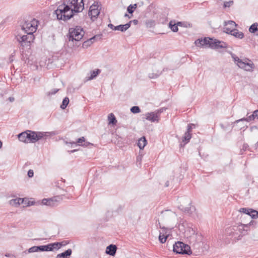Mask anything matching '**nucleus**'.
I'll return each instance as SVG.
<instances>
[{
	"instance_id": "1",
	"label": "nucleus",
	"mask_w": 258,
	"mask_h": 258,
	"mask_svg": "<svg viewBox=\"0 0 258 258\" xmlns=\"http://www.w3.org/2000/svg\"><path fill=\"white\" fill-rule=\"evenodd\" d=\"M57 134L56 131L36 132L27 130L18 135L19 140L25 143H44L51 137Z\"/></svg>"
},
{
	"instance_id": "2",
	"label": "nucleus",
	"mask_w": 258,
	"mask_h": 258,
	"mask_svg": "<svg viewBox=\"0 0 258 258\" xmlns=\"http://www.w3.org/2000/svg\"><path fill=\"white\" fill-rule=\"evenodd\" d=\"M252 222L251 221L248 224L238 223L233 226L228 227L225 229V234L227 236H231L235 240H239L243 235L245 234L247 231V229L245 228H247L249 225H252Z\"/></svg>"
},
{
	"instance_id": "3",
	"label": "nucleus",
	"mask_w": 258,
	"mask_h": 258,
	"mask_svg": "<svg viewBox=\"0 0 258 258\" xmlns=\"http://www.w3.org/2000/svg\"><path fill=\"white\" fill-rule=\"evenodd\" d=\"M54 13L58 20L64 21L70 20L74 15L72 9L70 10L69 6L67 5L64 1L62 4L58 6Z\"/></svg>"
},
{
	"instance_id": "4",
	"label": "nucleus",
	"mask_w": 258,
	"mask_h": 258,
	"mask_svg": "<svg viewBox=\"0 0 258 258\" xmlns=\"http://www.w3.org/2000/svg\"><path fill=\"white\" fill-rule=\"evenodd\" d=\"M231 57L238 67L246 71H251L254 68V64L249 59H241L234 54H231Z\"/></svg>"
},
{
	"instance_id": "5",
	"label": "nucleus",
	"mask_w": 258,
	"mask_h": 258,
	"mask_svg": "<svg viewBox=\"0 0 258 258\" xmlns=\"http://www.w3.org/2000/svg\"><path fill=\"white\" fill-rule=\"evenodd\" d=\"M19 33L16 35V39L22 47L29 46L34 39V36L31 33Z\"/></svg>"
},
{
	"instance_id": "6",
	"label": "nucleus",
	"mask_w": 258,
	"mask_h": 258,
	"mask_svg": "<svg viewBox=\"0 0 258 258\" xmlns=\"http://www.w3.org/2000/svg\"><path fill=\"white\" fill-rule=\"evenodd\" d=\"M85 32L83 28L79 26L70 28L69 30V41H80L83 37Z\"/></svg>"
},
{
	"instance_id": "7",
	"label": "nucleus",
	"mask_w": 258,
	"mask_h": 258,
	"mask_svg": "<svg viewBox=\"0 0 258 258\" xmlns=\"http://www.w3.org/2000/svg\"><path fill=\"white\" fill-rule=\"evenodd\" d=\"M173 251L178 254L190 255V247L181 241H177L173 245Z\"/></svg>"
},
{
	"instance_id": "8",
	"label": "nucleus",
	"mask_w": 258,
	"mask_h": 258,
	"mask_svg": "<svg viewBox=\"0 0 258 258\" xmlns=\"http://www.w3.org/2000/svg\"><path fill=\"white\" fill-rule=\"evenodd\" d=\"M227 24H229L231 25L230 28L228 27H224L223 28V32L226 33L227 34H229L233 36H234L236 38L238 39H242L244 37V34L242 32L239 31L237 29H234L237 25L233 21H229L227 23H226V25Z\"/></svg>"
},
{
	"instance_id": "9",
	"label": "nucleus",
	"mask_w": 258,
	"mask_h": 258,
	"mask_svg": "<svg viewBox=\"0 0 258 258\" xmlns=\"http://www.w3.org/2000/svg\"><path fill=\"white\" fill-rule=\"evenodd\" d=\"M64 3L72 9L73 13L82 12L84 9V0H64Z\"/></svg>"
},
{
	"instance_id": "10",
	"label": "nucleus",
	"mask_w": 258,
	"mask_h": 258,
	"mask_svg": "<svg viewBox=\"0 0 258 258\" xmlns=\"http://www.w3.org/2000/svg\"><path fill=\"white\" fill-rule=\"evenodd\" d=\"M38 22L35 19L30 21H26L22 26V31L23 33H31L33 34L37 30Z\"/></svg>"
},
{
	"instance_id": "11",
	"label": "nucleus",
	"mask_w": 258,
	"mask_h": 258,
	"mask_svg": "<svg viewBox=\"0 0 258 258\" xmlns=\"http://www.w3.org/2000/svg\"><path fill=\"white\" fill-rule=\"evenodd\" d=\"M175 217V213L171 210L162 211L158 219V224L159 226L161 225L160 221L165 223H169Z\"/></svg>"
},
{
	"instance_id": "12",
	"label": "nucleus",
	"mask_w": 258,
	"mask_h": 258,
	"mask_svg": "<svg viewBox=\"0 0 258 258\" xmlns=\"http://www.w3.org/2000/svg\"><path fill=\"white\" fill-rule=\"evenodd\" d=\"M164 110H165V109L162 108L155 112H148L145 114L146 119L148 120L151 121V122H158L159 121V116Z\"/></svg>"
},
{
	"instance_id": "13",
	"label": "nucleus",
	"mask_w": 258,
	"mask_h": 258,
	"mask_svg": "<svg viewBox=\"0 0 258 258\" xmlns=\"http://www.w3.org/2000/svg\"><path fill=\"white\" fill-rule=\"evenodd\" d=\"M160 228L161 229V231L160 232L159 240L161 243H164L170 235L171 229L162 226L161 225H160Z\"/></svg>"
},
{
	"instance_id": "14",
	"label": "nucleus",
	"mask_w": 258,
	"mask_h": 258,
	"mask_svg": "<svg viewBox=\"0 0 258 258\" xmlns=\"http://www.w3.org/2000/svg\"><path fill=\"white\" fill-rule=\"evenodd\" d=\"M61 198L59 197H55L49 199H44L42 200V204L50 207H55L60 201Z\"/></svg>"
},
{
	"instance_id": "15",
	"label": "nucleus",
	"mask_w": 258,
	"mask_h": 258,
	"mask_svg": "<svg viewBox=\"0 0 258 258\" xmlns=\"http://www.w3.org/2000/svg\"><path fill=\"white\" fill-rule=\"evenodd\" d=\"M99 13L100 11L98 10L97 5L93 4L90 7L88 14L92 21H94L97 18Z\"/></svg>"
},
{
	"instance_id": "16",
	"label": "nucleus",
	"mask_w": 258,
	"mask_h": 258,
	"mask_svg": "<svg viewBox=\"0 0 258 258\" xmlns=\"http://www.w3.org/2000/svg\"><path fill=\"white\" fill-rule=\"evenodd\" d=\"M210 47L214 49L226 48L227 47V44L223 41L213 39L212 42L210 43Z\"/></svg>"
},
{
	"instance_id": "17",
	"label": "nucleus",
	"mask_w": 258,
	"mask_h": 258,
	"mask_svg": "<svg viewBox=\"0 0 258 258\" xmlns=\"http://www.w3.org/2000/svg\"><path fill=\"white\" fill-rule=\"evenodd\" d=\"M255 118L258 119V110L254 111L251 115L248 116L246 118L244 117L240 119L236 120L234 123H236L242 121L249 122L251 120H253Z\"/></svg>"
},
{
	"instance_id": "18",
	"label": "nucleus",
	"mask_w": 258,
	"mask_h": 258,
	"mask_svg": "<svg viewBox=\"0 0 258 258\" xmlns=\"http://www.w3.org/2000/svg\"><path fill=\"white\" fill-rule=\"evenodd\" d=\"M213 41V39L210 38H204L203 39H199L195 42L197 46H204V45H209L210 47V43Z\"/></svg>"
},
{
	"instance_id": "19",
	"label": "nucleus",
	"mask_w": 258,
	"mask_h": 258,
	"mask_svg": "<svg viewBox=\"0 0 258 258\" xmlns=\"http://www.w3.org/2000/svg\"><path fill=\"white\" fill-rule=\"evenodd\" d=\"M117 247L115 245L110 244L106 247V253L110 255L114 256L116 252Z\"/></svg>"
},
{
	"instance_id": "20",
	"label": "nucleus",
	"mask_w": 258,
	"mask_h": 258,
	"mask_svg": "<svg viewBox=\"0 0 258 258\" xmlns=\"http://www.w3.org/2000/svg\"><path fill=\"white\" fill-rule=\"evenodd\" d=\"M188 231L191 234L190 237L191 238L195 239L197 242H199L202 240V235L200 234L196 233L195 230H194L193 229L190 228L188 229Z\"/></svg>"
},
{
	"instance_id": "21",
	"label": "nucleus",
	"mask_w": 258,
	"mask_h": 258,
	"mask_svg": "<svg viewBox=\"0 0 258 258\" xmlns=\"http://www.w3.org/2000/svg\"><path fill=\"white\" fill-rule=\"evenodd\" d=\"M39 251H49L54 250V247L52 243L47 245L39 246Z\"/></svg>"
},
{
	"instance_id": "22",
	"label": "nucleus",
	"mask_w": 258,
	"mask_h": 258,
	"mask_svg": "<svg viewBox=\"0 0 258 258\" xmlns=\"http://www.w3.org/2000/svg\"><path fill=\"white\" fill-rule=\"evenodd\" d=\"M131 22H129L124 25H119L115 27V30H118L123 32L126 31L131 27Z\"/></svg>"
},
{
	"instance_id": "23",
	"label": "nucleus",
	"mask_w": 258,
	"mask_h": 258,
	"mask_svg": "<svg viewBox=\"0 0 258 258\" xmlns=\"http://www.w3.org/2000/svg\"><path fill=\"white\" fill-rule=\"evenodd\" d=\"M72 250L71 249H68L65 251L58 254L56 258H69V256L72 254Z\"/></svg>"
},
{
	"instance_id": "24",
	"label": "nucleus",
	"mask_w": 258,
	"mask_h": 258,
	"mask_svg": "<svg viewBox=\"0 0 258 258\" xmlns=\"http://www.w3.org/2000/svg\"><path fill=\"white\" fill-rule=\"evenodd\" d=\"M68 243V242H67V241H65L60 242H56L52 243V244L53 245V247H54V250H58L61 247L66 245Z\"/></svg>"
},
{
	"instance_id": "25",
	"label": "nucleus",
	"mask_w": 258,
	"mask_h": 258,
	"mask_svg": "<svg viewBox=\"0 0 258 258\" xmlns=\"http://www.w3.org/2000/svg\"><path fill=\"white\" fill-rule=\"evenodd\" d=\"M108 119L109 120V124H111L112 125H115L117 122L116 118L112 113L109 114L108 116Z\"/></svg>"
},
{
	"instance_id": "26",
	"label": "nucleus",
	"mask_w": 258,
	"mask_h": 258,
	"mask_svg": "<svg viewBox=\"0 0 258 258\" xmlns=\"http://www.w3.org/2000/svg\"><path fill=\"white\" fill-rule=\"evenodd\" d=\"M191 138V135L190 133H189V132H186L182 137V142L185 144H187L189 140Z\"/></svg>"
},
{
	"instance_id": "27",
	"label": "nucleus",
	"mask_w": 258,
	"mask_h": 258,
	"mask_svg": "<svg viewBox=\"0 0 258 258\" xmlns=\"http://www.w3.org/2000/svg\"><path fill=\"white\" fill-rule=\"evenodd\" d=\"M253 210H252L251 209L243 208L240 209L239 212L244 213V214H246L247 215H248L251 217V215H252V214H253V213H252V211Z\"/></svg>"
},
{
	"instance_id": "28",
	"label": "nucleus",
	"mask_w": 258,
	"mask_h": 258,
	"mask_svg": "<svg viewBox=\"0 0 258 258\" xmlns=\"http://www.w3.org/2000/svg\"><path fill=\"white\" fill-rule=\"evenodd\" d=\"M100 73V70L99 69L96 70V71H92L90 72L91 75L88 78V80H92L95 78L99 73Z\"/></svg>"
},
{
	"instance_id": "29",
	"label": "nucleus",
	"mask_w": 258,
	"mask_h": 258,
	"mask_svg": "<svg viewBox=\"0 0 258 258\" xmlns=\"http://www.w3.org/2000/svg\"><path fill=\"white\" fill-rule=\"evenodd\" d=\"M96 36L92 37L91 38L88 39L87 41L84 42L83 44V47H88L93 43V40L95 39Z\"/></svg>"
},
{
	"instance_id": "30",
	"label": "nucleus",
	"mask_w": 258,
	"mask_h": 258,
	"mask_svg": "<svg viewBox=\"0 0 258 258\" xmlns=\"http://www.w3.org/2000/svg\"><path fill=\"white\" fill-rule=\"evenodd\" d=\"M69 103V99L68 97H65L63 100L61 105H60V107L61 109H65L67 105H68Z\"/></svg>"
},
{
	"instance_id": "31",
	"label": "nucleus",
	"mask_w": 258,
	"mask_h": 258,
	"mask_svg": "<svg viewBox=\"0 0 258 258\" xmlns=\"http://www.w3.org/2000/svg\"><path fill=\"white\" fill-rule=\"evenodd\" d=\"M257 24L256 23L251 25L249 28V32L252 33L257 31Z\"/></svg>"
},
{
	"instance_id": "32",
	"label": "nucleus",
	"mask_w": 258,
	"mask_h": 258,
	"mask_svg": "<svg viewBox=\"0 0 258 258\" xmlns=\"http://www.w3.org/2000/svg\"><path fill=\"white\" fill-rule=\"evenodd\" d=\"M147 141L145 137H143L138 140L137 145H147Z\"/></svg>"
},
{
	"instance_id": "33",
	"label": "nucleus",
	"mask_w": 258,
	"mask_h": 258,
	"mask_svg": "<svg viewBox=\"0 0 258 258\" xmlns=\"http://www.w3.org/2000/svg\"><path fill=\"white\" fill-rule=\"evenodd\" d=\"M179 208L181 209L182 211H183L184 213H187V214H190L191 213V207H183L182 205H180L179 207Z\"/></svg>"
},
{
	"instance_id": "34",
	"label": "nucleus",
	"mask_w": 258,
	"mask_h": 258,
	"mask_svg": "<svg viewBox=\"0 0 258 258\" xmlns=\"http://www.w3.org/2000/svg\"><path fill=\"white\" fill-rule=\"evenodd\" d=\"M137 4H134V5H130L127 8L128 13L130 14H132L137 8Z\"/></svg>"
},
{
	"instance_id": "35",
	"label": "nucleus",
	"mask_w": 258,
	"mask_h": 258,
	"mask_svg": "<svg viewBox=\"0 0 258 258\" xmlns=\"http://www.w3.org/2000/svg\"><path fill=\"white\" fill-rule=\"evenodd\" d=\"M146 25L148 28H151L155 26V21L152 20H149L146 21Z\"/></svg>"
},
{
	"instance_id": "36",
	"label": "nucleus",
	"mask_w": 258,
	"mask_h": 258,
	"mask_svg": "<svg viewBox=\"0 0 258 258\" xmlns=\"http://www.w3.org/2000/svg\"><path fill=\"white\" fill-rule=\"evenodd\" d=\"M169 25L170 29L172 30V31L175 32L178 31V27L176 24H172V22H170Z\"/></svg>"
},
{
	"instance_id": "37",
	"label": "nucleus",
	"mask_w": 258,
	"mask_h": 258,
	"mask_svg": "<svg viewBox=\"0 0 258 258\" xmlns=\"http://www.w3.org/2000/svg\"><path fill=\"white\" fill-rule=\"evenodd\" d=\"M131 111L133 113H137L141 112L139 106H134L131 108Z\"/></svg>"
},
{
	"instance_id": "38",
	"label": "nucleus",
	"mask_w": 258,
	"mask_h": 258,
	"mask_svg": "<svg viewBox=\"0 0 258 258\" xmlns=\"http://www.w3.org/2000/svg\"><path fill=\"white\" fill-rule=\"evenodd\" d=\"M39 251V246H34L30 247L29 249V252H35Z\"/></svg>"
},
{
	"instance_id": "39",
	"label": "nucleus",
	"mask_w": 258,
	"mask_h": 258,
	"mask_svg": "<svg viewBox=\"0 0 258 258\" xmlns=\"http://www.w3.org/2000/svg\"><path fill=\"white\" fill-rule=\"evenodd\" d=\"M233 1H228V2H225L224 3V5H223V7L224 8H229L230 7H231V6H232L233 5Z\"/></svg>"
},
{
	"instance_id": "40",
	"label": "nucleus",
	"mask_w": 258,
	"mask_h": 258,
	"mask_svg": "<svg viewBox=\"0 0 258 258\" xmlns=\"http://www.w3.org/2000/svg\"><path fill=\"white\" fill-rule=\"evenodd\" d=\"M9 203L11 205L13 206L17 207V206H19L18 203H17V198L10 200L9 201Z\"/></svg>"
},
{
	"instance_id": "41",
	"label": "nucleus",
	"mask_w": 258,
	"mask_h": 258,
	"mask_svg": "<svg viewBox=\"0 0 258 258\" xmlns=\"http://www.w3.org/2000/svg\"><path fill=\"white\" fill-rule=\"evenodd\" d=\"M83 142H85V138L84 137H82L81 138L77 139L76 141L70 142V144H76L77 143H82Z\"/></svg>"
},
{
	"instance_id": "42",
	"label": "nucleus",
	"mask_w": 258,
	"mask_h": 258,
	"mask_svg": "<svg viewBox=\"0 0 258 258\" xmlns=\"http://www.w3.org/2000/svg\"><path fill=\"white\" fill-rule=\"evenodd\" d=\"M220 126L223 131H226L228 130V127L229 125L228 123L226 125L224 124L223 123H220Z\"/></svg>"
},
{
	"instance_id": "43",
	"label": "nucleus",
	"mask_w": 258,
	"mask_h": 258,
	"mask_svg": "<svg viewBox=\"0 0 258 258\" xmlns=\"http://www.w3.org/2000/svg\"><path fill=\"white\" fill-rule=\"evenodd\" d=\"M160 74L157 73H151L149 74V77L151 79H154L160 76Z\"/></svg>"
},
{
	"instance_id": "44",
	"label": "nucleus",
	"mask_w": 258,
	"mask_h": 258,
	"mask_svg": "<svg viewBox=\"0 0 258 258\" xmlns=\"http://www.w3.org/2000/svg\"><path fill=\"white\" fill-rule=\"evenodd\" d=\"M58 90H59V89H53L51 90V91H50L47 93V95L49 96V95L55 94L56 92H57L58 91Z\"/></svg>"
},
{
	"instance_id": "45",
	"label": "nucleus",
	"mask_w": 258,
	"mask_h": 258,
	"mask_svg": "<svg viewBox=\"0 0 258 258\" xmlns=\"http://www.w3.org/2000/svg\"><path fill=\"white\" fill-rule=\"evenodd\" d=\"M192 127H195V125L194 124H189L187 126V130L186 132H189V133H190Z\"/></svg>"
},
{
	"instance_id": "46",
	"label": "nucleus",
	"mask_w": 258,
	"mask_h": 258,
	"mask_svg": "<svg viewBox=\"0 0 258 258\" xmlns=\"http://www.w3.org/2000/svg\"><path fill=\"white\" fill-rule=\"evenodd\" d=\"M252 213H253V214H252L251 215V218H256L257 217H258V212L255 211V210H253L252 211Z\"/></svg>"
},
{
	"instance_id": "47",
	"label": "nucleus",
	"mask_w": 258,
	"mask_h": 258,
	"mask_svg": "<svg viewBox=\"0 0 258 258\" xmlns=\"http://www.w3.org/2000/svg\"><path fill=\"white\" fill-rule=\"evenodd\" d=\"M143 155V154H142V152H139V155L137 158V162H141V161L142 160V157Z\"/></svg>"
},
{
	"instance_id": "48",
	"label": "nucleus",
	"mask_w": 258,
	"mask_h": 258,
	"mask_svg": "<svg viewBox=\"0 0 258 258\" xmlns=\"http://www.w3.org/2000/svg\"><path fill=\"white\" fill-rule=\"evenodd\" d=\"M28 176L29 177H32L34 175V172L32 170H29L28 172Z\"/></svg>"
},
{
	"instance_id": "49",
	"label": "nucleus",
	"mask_w": 258,
	"mask_h": 258,
	"mask_svg": "<svg viewBox=\"0 0 258 258\" xmlns=\"http://www.w3.org/2000/svg\"><path fill=\"white\" fill-rule=\"evenodd\" d=\"M174 178H170V180H168L166 181V182L165 183V187H168L169 186V182H170L171 183L172 182Z\"/></svg>"
},
{
	"instance_id": "50",
	"label": "nucleus",
	"mask_w": 258,
	"mask_h": 258,
	"mask_svg": "<svg viewBox=\"0 0 258 258\" xmlns=\"http://www.w3.org/2000/svg\"><path fill=\"white\" fill-rule=\"evenodd\" d=\"M17 203H18L19 206L22 204L23 202V199L21 198H17Z\"/></svg>"
},
{
	"instance_id": "51",
	"label": "nucleus",
	"mask_w": 258,
	"mask_h": 258,
	"mask_svg": "<svg viewBox=\"0 0 258 258\" xmlns=\"http://www.w3.org/2000/svg\"><path fill=\"white\" fill-rule=\"evenodd\" d=\"M108 27L113 30H115V28H115L116 26H114L113 24L111 23L108 25Z\"/></svg>"
},
{
	"instance_id": "52",
	"label": "nucleus",
	"mask_w": 258,
	"mask_h": 258,
	"mask_svg": "<svg viewBox=\"0 0 258 258\" xmlns=\"http://www.w3.org/2000/svg\"><path fill=\"white\" fill-rule=\"evenodd\" d=\"M130 22H131V23H133L135 25L138 24V21L137 20H134L133 21H130Z\"/></svg>"
},
{
	"instance_id": "53",
	"label": "nucleus",
	"mask_w": 258,
	"mask_h": 258,
	"mask_svg": "<svg viewBox=\"0 0 258 258\" xmlns=\"http://www.w3.org/2000/svg\"><path fill=\"white\" fill-rule=\"evenodd\" d=\"M78 150H79V149H73V150H71V151H68V152L71 153H74V152H76V151H78Z\"/></svg>"
},
{
	"instance_id": "54",
	"label": "nucleus",
	"mask_w": 258,
	"mask_h": 258,
	"mask_svg": "<svg viewBox=\"0 0 258 258\" xmlns=\"http://www.w3.org/2000/svg\"><path fill=\"white\" fill-rule=\"evenodd\" d=\"M228 22H225V25H224V27H228V28H230L231 27V25H230L229 24H227V25H226V23H227Z\"/></svg>"
},
{
	"instance_id": "55",
	"label": "nucleus",
	"mask_w": 258,
	"mask_h": 258,
	"mask_svg": "<svg viewBox=\"0 0 258 258\" xmlns=\"http://www.w3.org/2000/svg\"><path fill=\"white\" fill-rule=\"evenodd\" d=\"M145 146H139V148H140V152H141V151L142 150H143L144 148H145Z\"/></svg>"
},
{
	"instance_id": "56",
	"label": "nucleus",
	"mask_w": 258,
	"mask_h": 258,
	"mask_svg": "<svg viewBox=\"0 0 258 258\" xmlns=\"http://www.w3.org/2000/svg\"><path fill=\"white\" fill-rule=\"evenodd\" d=\"M9 100L11 102H13L14 100V98L13 97H9Z\"/></svg>"
},
{
	"instance_id": "57",
	"label": "nucleus",
	"mask_w": 258,
	"mask_h": 258,
	"mask_svg": "<svg viewBox=\"0 0 258 258\" xmlns=\"http://www.w3.org/2000/svg\"><path fill=\"white\" fill-rule=\"evenodd\" d=\"M246 148H247V147L246 146H243V149L242 150L243 151H245L246 150Z\"/></svg>"
},
{
	"instance_id": "58",
	"label": "nucleus",
	"mask_w": 258,
	"mask_h": 258,
	"mask_svg": "<svg viewBox=\"0 0 258 258\" xmlns=\"http://www.w3.org/2000/svg\"><path fill=\"white\" fill-rule=\"evenodd\" d=\"M178 26H181V22H178L177 24H176Z\"/></svg>"
},
{
	"instance_id": "59",
	"label": "nucleus",
	"mask_w": 258,
	"mask_h": 258,
	"mask_svg": "<svg viewBox=\"0 0 258 258\" xmlns=\"http://www.w3.org/2000/svg\"><path fill=\"white\" fill-rule=\"evenodd\" d=\"M5 255L7 257H10L11 256V254H6Z\"/></svg>"
},
{
	"instance_id": "60",
	"label": "nucleus",
	"mask_w": 258,
	"mask_h": 258,
	"mask_svg": "<svg viewBox=\"0 0 258 258\" xmlns=\"http://www.w3.org/2000/svg\"><path fill=\"white\" fill-rule=\"evenodd\" d=\"M124 17H128V14H125L124 15Z\"/></svg>"
},
{
	"instance_id": "61",
	"label": "nucleus",
	"mask_w": 258,
	"mask_h": 258,
	"mask_svg": "<svg viewBox=\"0 0 258 258\" xmlns=\"http://www.w3.org/2000/svg\"><path fill=\"white\" fill-rule=\"evenodd\" d=\"M0 145H3V143L1 141H0Z\"/></svg>"
},
{
	"instance_id": "62",
	"label": "nucleus",
	"mask_w": 258,
	"mask_h": 258,
	"mask_svg": "<svg viewBox=\"0 0 258 258\" xmlns=\"http://www.w3.org/2000/svg\"><path fill=\"white\" fill-rule=\"evenodd\" d=\"M91 145V146H93L94 145L93 144H91V143H89V145Z\"/></svg>"
},
{
	"instance_id": "63",
	"label": "nucleus",
	"mask_w": 258,
	"mask_h": 258,
	"mask_svg": "<svg viewBox=\"0 0 258 258\" xmlns=\"http://www.w3.org/2000/svg\"><path fill=\"white\" fill-rule=\"evenodd\" d=\"M2 146H0V149L2 148Z\"/></svg>"
}]
</instances>
